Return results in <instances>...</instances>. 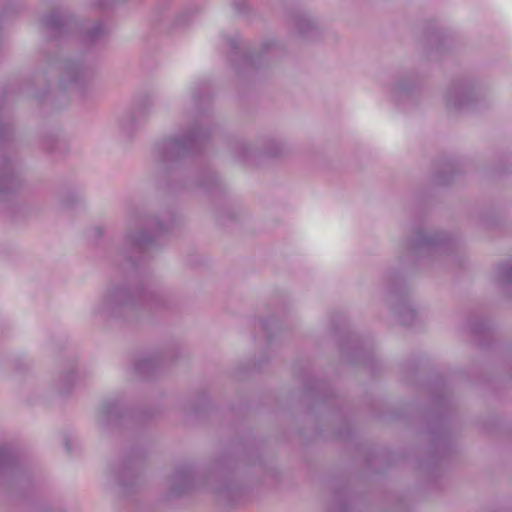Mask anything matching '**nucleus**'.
<instances>
[{"label": "nucleus", "mask_w": 512, "mask_h": 512, "mask_svg": "<svg viewBox=\"0 0 512 512\" xmlns=\"http://www.w3.org/2000/svg\"><path fill=\"white\" fill-rule=\"evenodd\" d=\"M501 279L512 280V266L505 264L500 268Z\"/></svg>", "instance_id": "7ed1b4c3"}, {"label": "nucleus", "mask_w": 512, "mask_h": 512, "mask_svg": "<svg viewBox=\"0 0 512 512\" xmlns=\"http://www.w3.org/2000/svg\"><path fill=\"white\" fill-rule=\"evenodd\" d=\"M131 239L139 245H142L145 242V238L142 235L137 237H131Z\"/></svg>", "instance_id": "39448f33"}, {"label": "nucleus", "mask_w": 512, "mask_h": 512, "mask_svg": "<svg viewBox=\"0 0 512 512\" xmlns=\"http://www.w3.org/2000/svg\"><path fill=\"white\" fill-rule=\"evenodd\" d=\"M193 141L192 136L166 139L158 145L157 149L164 159H175L188 151Z\"/></svg>", "instance_id": "f257e3e1"}, {"label": "nucleus", "mask_w": 512, "mask_h": 512, "mask_svg": "<svg viewBox=\"0 0 512 512\" xmlns=\"http://www.w3.org/2000/svg\"><path fill=\"white\" fill-rule=\"evenodd\" d=\"M447 101L450 106H462L470 101V91L460 90L450 94Z\"/></svg>", "instance_id": "f03ea898"}, {"label": "nucleus", "mask_w": 512, "mask_h": 512, "mask_svg": "<svg viewBox=\"0 0 512 512\" xmlns=\"http://www.w3.org/2000/svg\"><path fill=\"white\" fill-rule=\"evenodd\" d=\"M80 73V69L77 66L69 67L66 71V75L69 76L72 80H77Z\"/></svg>", "instance_id": "20e7f679"}]
</instances>
